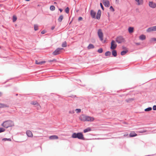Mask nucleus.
<instances>
[{
	"label": "nucleus",
	"mask_w": 156,
	"mask_h": 156,
	"mask_svg": "<svg viewBox=\"0 0 156 156\" xmlns=\"http://www.w3.org/2000/svg\"><path fill=\"white\" fill-rule=\"evenodd\" d=\"M134 99L133 98H129L128 99L126 100V101L128 103H130L132 101L134 100Z\"/></svg>",
	"instance_id": "nucleus-17"
},
{
	"label": "nucleus",
	"mask_w": 156,
	"mask_h": 156,
	"mask_svg": "<svg viewBox=\"0 0 156 156\" xmlns=\"http://www.w3.org/2000/svg\"><path fill=\"white\" fill-rule=\"evenodd\" d=\"M37 103L36 101H32L31 102V104L33 105H36L37 104Z\"/></svg>",
	"instance_id": "nucleus-32"
},
{
	"label": "nucleus",
	"mask_w": 156,
	"mask_h": 156,
	"mask_svg": "<svg viewBox=\"0 0 156 156\" xmlns=\"http://www.w3.org/2000/svg\"><path fill=\"white\" fill-rule=\"evenodd\" d=\"M147 131V130H143L138 131V132L139 133H143L146 132Z\"/></svg>",
	"instance_id": "nucleus-35"
},
{
	"label": "nucleus",
	"mask_w": 156,
	"mask_h": 156,
	"mask_svg": "<svg viewBox=\"0 0 156 156\" xmlns=\"http://www.w3.org/2000/svg\"><path fill=\"white\" fill-rule=\"evenodd\" d=\"M54 4H57V2H54Z\"/></svg>",
	"instance_id": "nucleus-54"
},
{
	"label": "nucleus",
	"mask_w": 156,
	"mask_h": 156,
	"mask_svg": "<svg viewBox=\"0 0 156 156\" xmlns=\"http://www.w3.org/2000/svg\"><path fill=\"white\" fill-rule=\"evenodd\" d=\"M5 129L3 128H0V133L5 131Z\"/></svg>",
	"instance_id": "nucleus-38"
},
{
	"label": "nucleus",
	"mask_w": 156,
	"mask_h": 156,
	"mask_svg": "<svg viewBox=\"0 0 156 156\" xmlns=\"http://www.w3.org/2000/svg\"><path fill=\"white\" fill-rule=\"evenodd\" d=\"M152 108L151 107H149L144 110V111L146 112L152 110Z\"/></svg>",
	"instance_id": "nucleus-30"
},
{
	"label": "nucleus",
	"mask_w": 156,
	"mask_h": 156,
	"mask_svg": "<svg viewBox=\"0 0 156 156\" xmlns=\"http://www.w3.org/2000/svg\"><path fill=\"white\" fill-rule=\"evenodd\" d=\"M83 19V18L81 17H80L78 18V20L80 21L81 20Z\"/></svg>",
	"instance_id": "nucleus-46"
},
{
	"label": "nucleus",
	"mask_w": 156,
	"mask_h": 156,
	"mask_svg": "<svg viewBox=\"0 0 156 156\" xmlns=\"http://www.w3.org/2000/svg\"><path fill=\"white\" fill-rule=\"evenodd\" d=\"M79 119L81 121L83 122H92L94 121V119L93 117L86 116L84 115H80Z\"/></svg>",
	"instance_id": "nucleus-1"
},
{
	"label": "nucleus",
	"mask_w": 156,
	"mask_h": 156,
	"mask_svg": "<svg viewBox=\"0 0 156 156\" xmlns=\"http://www.w3.org/2000/svg\"><path fill=\"white\" fill-rule=\"evenodd\" d=\"M36 106L37 107V109H40L41 107L40 105L38 104V103L37 104V105Z\"/></svg>",
	"instance_id": "nucleus-39"
},
{
	"label": "nucleus",
	"mask_w": 156,
	"mask_h": 156,
	"mask_svg": "<svg viewBox=\"0 0 156 156\" xmlns=\"http://www.w3.org/2000/svg\"><path fill=\"white\" fill-rule=\"evenodd\" d=\"M2 126L5 128H7L9 127L14 126V123L13 121L11 120H8L3 122L2 124Z\"/></svg>",
	"instance_id": "nucleus-3"
},
{
	"label": "nucleus",
	"mask_w": 156,
	"mask_h": 156,
	"mask_svg": "<svg viewBox=\"0 0 156 156\" xmlns=\"http://www.w3.org/2000/svg\"><path fill=\"white\" fill-rule=\"evenodd\" d=\"M45 31L44 30H43L41 32V34H44L45 33Z\"/></svg>",
	"instance_id": "nucleus-47"
},
{
	"label": "nucleus",
	"mask_w": 156,
	"mask_h": 156,
	"mask_svg": "<svg viewBox=\"0 0 156 156\" xmlns=\"http://www.w3.org/2000/svg\"><path fill=\"white\" fill-rule=\"evenodd\" d=\"M153 31V30L152 27H149L147 30V31L148 32H150Z\"/></svg>",
	"instance_id": "nucleus-23"
},
{
	"label": "nucleus",
	"mask_w": 156,
	"mask_h": 156,
	"mask_svg": "<svg viewBox=\"0 0 156 156\" xmlns=\"http://www.w3.org/2000/svg\"><path fill=\"white\" fill-rule=\"evenodd\" d=\"M26 133L28 137H32L33 136L32 132L29 130H27L26 132Z\"/></svg>",
	"instance_id": "nucleus-10"
},
{
	"label": "nucleus",
	"mask_w": 156,
	"mask_h": 156,
	"mask_svg": "<svg viewBox=\"0 0 156 156\" xmlns=\"http://www.w3.org/2000/svg\"><path fill=\"white\" fill-rule=\"evenodd\" d=\"M98 14H100L101 15V11L100 10H98V11L97 13Z\"/></svg>",
	"instance_id": "nucleus-45"
},
{
	"label": "nucleus",
	"mask_w": 156,
	"mask_h": 156,
	"mask_svg": "<svg viewBox=\"0 0 156 156\" xmlns=\"http://www.w3.org/2000/svg\"><path fill=\"white\" fill-rule=\"evenodd\" d=\"M63 49L62 48H58L53 52L52 54L55 55H58L61 52V51Z\"/></svg>",
	"instance_id": "nucleus-5"
},
{
	"label": "nucleus",
	"mask_w": 156,
	"mask_h": 156,
	"mask_svg": "<svg viewBox=\"0 0 156 156\" xmlns=\"http://www.w3.org/2000/svg\"><path fill=\"white\" fill-rule=\"evenodd\" d=\"M102 2L105 6L108 7L109 6L110 3L108 0H103Z\"/></svg>",
	"instance_id": "nucleus-9"
},
{
	"label": "nucleus",
	"mask_w": 156,
	"mask_h": 156,
	"mask_svg": "<svg viewBox=\"0 0 156 156\" xmlns=\"http://www.w3.org/2000/svg\"><path fill=\"white\" fill-rule=\"evenodd\" d=\"M116 2H119V0H115Z\"/></svg>",
	"instance_id": "nucleus-53"
},
{
	"label": "nucleus",
	"mask_w": 156,
	"mask_h": 156,
	"mask_svg": "<svg viewBox=\"0 0 156 156\" xmlns=\"http://www.w3.org/2000/svg\"><path fill=\"white\" fill-rule=\"evenodd\" d=\"M62 47H66V41H64L63 42L62 45Z\"/></svg>",
	"instance_id": "nucleus-29"
},
{
	"label": "nucleus",
	"mask_w": 156,
	"mask_h": 156,
	"mask_svg": "<svg viewBox=\"0 0 156 156\" xmlns=\"http://www.w3.org/2000/svg\"><path fill=\"white\" fill-rule=\"evenodd\" d=\"M117 44L115 41L114 40H112L111 43V47L110 48L111 49L114 50L117 47Z\"/></svg>",
	"instance_id": "nucleus-7"
},
{
	"label": "nucleus",
	"mask_w": 156,
	"mask_h": 156,
	"mask_svg": "<svg viewBox=\"0 0 156 156\" xmlns=\"http://www.w3.org/2000/svg\"><path fill=\"white\" fill-rule=\"evenodd\" d=\"M38 26L36 24L34 25V28L35 30L36 31L38 30Z\"/></svg>",
	"instance_id": "nucleus-27"
},
{
	"label": "nucleus",
	"mask_w": 156,
	"mask_h": 156,
	"mask_svg": "<svg viewBox=\"0 0 156 156\" xmlns=\"http://www.w3.org/2000/svg\"><path fill=\"white\" fill-rule=\"evenodd\" d=\"M112 54L114 57H116L117 56V52L115 50H113L112 51Z\"/></svg>",
	"instance_id": "nucleus-22"
},
{
	"label": "nucleus",
	"mask_w": 156,
	"mask_h": 156,
	"mask_svg": "<svg viewBox=\"0 0 156 156\" xmlns=\"http://www.w3.org/2000/svg\"><path fill=\"white\" fill-rule=\"evenodd\" d=\"M110 9L112 12H114V9L112 6H110Z\"/></svg>",
	"instance_id": "nucleus-40"
},
{
	"label": "nucleus",
	"mask_w": 156,
	"mask_h": 156,
	"mask_svg": "<svg viewBox=\"0 0 156 156\" xmlns=\"http://www.w3.org/2000/svg\"><path fill=\"white\" fill-rule=\"evenodd\" d=\"M59 10L60 11V12H62V10L61 9H59Z\"/></svg>",
	"instance_id": "nucleus-49"
},
{
	"label": "nucleus",
	"mask_w": 156,
	"mask_h": 156,
	"mask_svg": "<svg viewBox=\"0 0 156 156\" xmlns=\"http://www.w3.org/2000/svg\"><path fill=\"white\" fill-rule=\"evenodd\" d=\"M2 95V92H0V97Z\"/></svg>",
	"instance_id": "nucleus-51"
},
{
	"label": "nucleus",
	"mask_w": 156,
	"mask_h": 156,
	"mask_svg": "<svg viewBox=\"0 0 156 156\" xmlns=\"http://www.w3.org/2000/svg\"><path fill=\"white\" fill-rule=\"evenodd\" d=\"M45 62L44 61H39V62L37 60H36L35 61V63L36 64L40 65H41L45 63Z\"/></svg>",
	"instance_id": "nucleus-13"
},
{
	"label": "nucleus",
	"mask_w": 156,
	"mask_h": 156,
	"mask_svg": "<svg viewBox=\"0 0 156 156\" xmlns=\"http://www.w3.org/2000/svg\"><path fill=\"white\" fill-rule=\"evenodd\" d=\"M9 106L0 103V108H5V107H8Z\"/></svg>",
	"instance_id": "nucleus-20"
},
{
	"label": "nucleus",
	"mask_w": 156,
	"mask_h": 156,
	"mask_svg": "<svg viewBox=\"0 0 156 156\" xmlns=\"http://www.w3.org/2000/svg\"><path fill=\"white\" fill-rule=\"evenodd\" d=\"M49 138L50 140H54L57 139L58 138V136L56 135H52L50 136L49 137Z\"/></svg>",
	"instance_id": "nucleus-12"
},
{
	"label": "nucleus",
	"mask_w": 156,
	"mask_h": 156,
	"mask_svg": "<svg viewBox=\"0 0 156 156\" xmlns=\"http://www.w3.org/2000/svg\"><path fill=\"white\" fill-rule=\"evenodd\" d=\"M137 134H136L134 132H131L129 134V136L131 137H133L136 136Z\"/></svg>",
	"instance_id": "nucleus-15"
},
{
	"label": "nucleus",
	"mask_w": 156,
	"mask_h": 156,
	"mask_svg": "<svg viewBox=\"0 0 156 156\" xmlns=\"http://www.w3.org/2000/svg\"><path fill=\"white\" fill-rule=\"evenodd\" d=\"M55 7L53 5H51L50 7V9L51 11H54L55 10Z\"/></svg>",
	"instance_id": "nucleus-31"
},
{
	"label": "nucleus",
	"mask_w": 156,
	"mask_h": 156,
	"mask_svg": "<svg viewBox=\"0 0 156 156\" xmlns=\"http://www.w3.org/2000/svg\"><path fill=\"white\" fill-rule=\"evenodd\" d=\"M63 16L62 15L60 16V17L58 19V21L60 22H61L63 19Z\"/></svg>",
	"instance_id": "nucleus-25"
},
{
	"label": "nucleus",
	"mask_w": 156,
	"mask_h": 156,
	"mask_svg": "<svg viewBox=\"0 0 156 156\" xmlns=\"http://www.w3.org/2000/svg\"><path fill=\"white\" fill-rule=\"evenodd\" d=\"M98 36L101 41L103 40V34L101 30L99 29L98 30Z\"/></svg>",
	"instance_id": "nucleus-6"
},
{
	"label": "nucleus",
	"mask_w": 156,
	"mask_h": 156,
	"mask_svg": "<svg viewBox=\"0 0 156 156\" xmlns=\"http://www.w3.org/2000/svg\"><path fill=\"white\" fill-rule=\"evenodd\" d=\"M140 39L141 40H144L146 39V36L144 34H142L139 37Z\"/></svg>",
	"instance_id": "nucleus-16"
},
{
	"label": "nucleus",
	"mask_w": 156,
	"mask_h": 156,
	"mask_svg": "<svg viewBox=\"0 0 156 156\" xmlns=\"http://www.w3.org/2000/svg\"><path fill=\"white\" fill-rule=\"evenodd\" d=\"M91 130V128L90 127H88L87 128L84 129L83 130V132L84 133H86L90 131Z\"/></svg>",
	"instance_id": "nucleus-14"
},
{
	"label": "nucleus",
	"mask_w": 156,
	"mask_h": 156,
	"mask_svg": "<svg viewBox=\"0 0 156 156\" xmlns=\"http://www.w3.org/2000/svg\"><path fill=\"white\" fill-rule=\"evenodd\" d=\"M100 6H101L102 9L103 10H104V8L103 6V5H102V4L101 3H100Z\"/></svg>",
	"instance_id": "nucleus-43"
},
{
	"label": "nucleus",
	"mask_w": 156,
	"mask_h": 156,
	"mask_svg": "<svg viewBox=\"0 0 156 156\" xmlns=\"http://www.w3.org/2000/svg\"><path fill=\"white\" fill-rule=\"evenodd\" d=\"M2 140L3 141H6V140L11 141V140L10 138H4L2 139Z\"/></svg>",
	"instance_id": "nucleus-28"
},
{
	"label": "nucleus",
	"mask_w": 156,
	"mask_h": 156,
	"mask_svg": "<svg viewBox=\"0 0 156 156\" xmlns=\"http://www.w3.org/2000/svg\"><path fill=\"white\" fill-rule=\"evenodd\" d=\"M76 112L77 113H79L81 112V110L80 109H76Z\"/></svg>",
	"instance_id": "nucleus-41"
},
{
	"label": "nucleus",
	"mask_w": 156,
	"mask_h": 156,
	"mask_svg": "<svg viewBox=\"0 0 156 156\" xmlns=\"http://www.w3.org/2000/svg\"><path fill=\"white\" fill-rule=\"evenodd\" d=\"M98 52L100 53H101L103 52V49L102 48H100L98 49Z\"/></svg>",
	"instance_id": "nucleus-33"
},
{
	"label": "nucleus",
	"mask_w": 156,
	"mask_h": 156,
	"mask_svg": "<svg viewBox=\"0 0 156 156\" xmlns=\"http://www.w3.org/2000/svg\"><path fill=\"white\" fill-rule=\"evenodd\" d=\"M152 40L154 41H156V38H152Z\"/></svg>",
	"instance_id": "nucleus-48"
},
{
	"label": "nucleus",
	"mask_w": 156,
	"mask_h": 156,
	"mask_svg": "<svg viewBox=\"0 0 156 156\" xmlns=\"http://www.w3.org/2000/svg\"><path fill=\"white\" fill-rule=\"evenodd\" d=\"M116 41L118 43H121L125 41L124 39L122 36L117 37L116 39Z\"/></svg>",
	"instance_id": "nucleus-4"
},
{
	"label": "nucleus",
	"mask_w": 156,
	"mask_h": 156,
	"mask_svg": "<svg viewBox=\"0 0 156 156\" xmlns=\"http://www.w3.org/2000/svg\"><path fill=\"white\" fill-rule=\"evenodd\" d=\"M17 19V18L16 16H13L12 18V20L13 22H14L16 21Z\"/></svg>",
	"instance_id": "nucleus-34"
},
{
	"label": "nucleus",
	"mask_w": 156,
	"mask_h": 156,
	"mask_svg": "<svg viewBox=\"0 0 156 156\" xmlns=\"http://www.w3.org/2000/svg\"><path fill=\"white\" fill-rule=\"evenodd\" d=\"M153 31H156V26L152 27Z\"/></svg>",
	"instance_id": "nucleus-42"
},
{
	"label": "nucleus",
	"mask_w": 156,
	"mask_h": 156,
	"mask_svg": "<svg viewBox=\"0 0 156 156\" xmlns=\"http://www.w3.org/2000/svg\"><path fill=\"white\" fill-rule=\"evenodd\" d=\"M101 15L99 14H98L97 13V15H96V18L97 19H100V17H101Z\"/></svg>",
	"instance_id": "nucleus-37"
},
{
	"label": "nucleus",
	"mask_w": 156,
	"mask_h": 156,
	"mask_svg": "<svg viewBox=\"0 0 156 156\" xmlns=\"http://www.w3.org/2000/svg\"><path fill=\"white\" fill-rule=\"evenodd\" d=\"M149 5L151 8H154L156 7V4L152 1H150L149 2Z\"/></svg>",
	"instance_id": "nucleus-8"
},
{
	"label": "nucleus",
	"mask_w": 156,
	"mask_h": 156,
	"mask_svg": "<svg viewBox=\"0 0 156 156\" xmlns=\"http://www.w3.org/2000/svg\"><path fill=\"white\" fill-rule=\"evenodd\" d=\"M111 55V52L109 51H106L105 53L106 56H110Z\"/></svg>",
	"instance_id": "nucleus-26"
},
{
	"label": "nucleus",
	"mask_w": 156,
	"mask_h": 156,
	"mask_svg": "<svg viewBox=\"0 0 156 156\" xmlns=\"http://www.w3.org/2000/svg\"><path fill=\"white\" fill-rule=\"evenodd\" d=\"M94 48V45L92 44H89L88 46L87 47V48L89 49L93 48Z\"/></svg>",
	"instance_id": "nucleus-21"
},
{
	"label": "nucleus",
	"mask_w": 156,
	"mask_h": 156,
	"mask_svg": "<svg viewBox=\"0 0 156 156\" xmlns=\"http://www.w3.org/2000/svg\"><path fill=\"white\" fill-rule=\"evenodd\" d=\"M128 52V51L126 50V51H122L121 53V55H125L127 52Z\"/></svg>",
	"instance_id": "nucleus-24"
},
{
	"label": "nucleus",
	"mask_w": 156,
	"mask_h": 156,
	"mask_svg": "<svg viewBox=\"0 0 156 156\" xmlns=\"http://www.w3.org/2000/svg\"><path fill=\"white\" fill-rule=\"evenodd\" d=\"M54 28H55V27H51V29L52 30H53Z\"/></svg>",
	"instance_id": "nucleus-50"
},
{
	"label": "nucleus",
	"mask_w": 156,
	"mask_h": 156,
	"mask_svg": "<svg viewBox=\"0 0 156 156\" xmlns=\"http://www.w3.org/2000/svg\"><path fill=\"white\" fill-rule=\"evenodd\" d=\"M65 12L67 13H68L69 12V8L67 7L65 9Z\"/></svg>",
	"instance_id": "nucleus-36"
},
{
	"label": "nucleus",
	"mask_w": 156,
	"mask_h": 156,
	"mask_svg": "<svg viewBox=\"0 0 156 156\" xmlns=\"http://www.w3.org/2000/svg\"><path fill=\"white\" fill-rule=\"evenodd\" d=\"M72 137L73 138H77L79 139L85 140V139L82 133L81 132L76 133H73L72 135Z\"/></svg>",
	"instance_id": "nucleus-2"
},
{
	"label": "nucleus",
	"mask_w": 156,
	"mask_h": 156,
	"mask_svg": "<svg viewBox=\"0 0 156 156\" xmlns=\"http://www.w3.org/2000/svg\"><path fill=\"white\" fill-rule=\"evenodd\" d=\"M137 2L138 5H142L143 3V0H135Z\"/></svg>",
	"instance_id": "nucleus-19"
},
{
	"label": "nucleus",
	"mask_w": 156,
	"mask_h": 156,
	"mask_svg": "<svg viewBox=\"0 0 156 156\" xmlns=\"http://www.w3.org/2000/svg\"><path fill=\"white\" fill-rule=\"evenodd\" d=\"M153 110H156V105H154L153 107Z\"/></svg>",
	"instance_id": "nucleus-44"
},
{
	"label": "nucleus",
	"mask_w": 156,
	"mask_h": 156,
	"mask_svg": "<svg viewBox=\"0 0 156 156\" xmlns=\"http://www.w3.org/2000/svg\"><path fill=\"white\" fill-rule=\"evenodd\" d=\"M96 13L94 10H92L90 11V15L93 18H94L95 17Z\"/></svg>",
	"instance_id": "nucleus-11"
},
{
	"label": "nucleus",
	"mask_w": 156,
	"mask_h": 156,
	"mask_svg": "<svg viewBox=\"0 0 156 156\" xmlns=\"http://www.w3.org/2000/svg\"><path fill=\"white\" fill-rule=\"evenodd\" d=\"M54 60H55H55H51V61H50V62H52L53 61H54Z\"/></svg>",
	"instance_id": "nucleus-52"
},
{
	"label": "nucleus",
	"mask_w": 156,
	"mask_h": 156,
	"mask_svg": "<svg viewBox=\"0 0 156 156\" xmlns=\"http://www.w3.org/2000/svg\"><path fill=\"white\" fill-rule=\"evenodd\" d=\"M134 28L133 27H129L128 28V31L129 33H131L133 32Z\"/></svg>",
	"instance_id": "nucleus-18"
}]
</instances>
